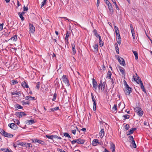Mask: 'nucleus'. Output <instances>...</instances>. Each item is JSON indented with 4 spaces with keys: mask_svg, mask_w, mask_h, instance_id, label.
Segmentation results:
<instances>
[{
    "mask_svg": "<svg viewBox=\"0 0 152 152\" xmlns=\"http://www.w3.org/2000/svg\"><path fill=\"white\" fill-rule=\"evenodd\" d=\"M134 110L139 116L141 117L142 115L143 112L141 108L136 107L134 108Z\"/></svg>",
    "mask_w": 152,
    "mask_h": 152,
    "instance_id": "1",
    "label": "nucleus"
},
{
    "mask_svg": "<svg viewBox=\"0 0 152 152\" xmlns=\"http://www.w3.org/2000/svg\"><path fill=\"white\" fill-rule=\"evenodd\" d=\"M35 28L33 25L29 23V30L30 34H33L35 31Z\"/></svg>",
    "mask_w": 152,
    "mask_h": 152,
    "instance_id": "2",
    "label": "nucleus"
},
{
    "mask_svg": "<svg viewBox=\"0 0 152 152\" xmlns=\"http://www.w3.org/2000/svg\"><path fill=\"white\" fill-rule=\"evenodd\" d=\"M106 84L105 83L103 82V83H102V81H100V83L98 85V88L99 89H100V88L101 87V90L103 91L105 89Z\"/></svg>",
    "mask_w": 152,
    "mask_h": 152,
    "instance_id": "3",
    "label": "nucleus"
},
{
    "mask_svg": "<svg viewBox=\"0 0 152 152\" xmlns=\"http://www.w3.org/2000/svg\"><path fill=\"white\" fill-rule=\"evenodd\" d=\"M62 79L63 82L65 83L66 85V86H68L69 85V82L66 77V76L64 75H63Z\"/></svg>",
    "mask_w": 152,
    "mask_h": 152,
    "instance_id": "4",
    "label": "nucleus"
},
{
    "mask_svg": "<svg viewBox=\"0 0 152 152\" xmlns=\"http://www.w3.org/2000/svg\"><path fill=\"white\" fill-rule=\"evenodd\" d=\"M32 142L33 143H35L36 142H38L39 144H41L42 145H45V142L42 140H38L37 139H35L32 140Z\"/></svg>",
    "mask_w": 152,
    "mask_h": 152,
    "instance_id": "5",
    "label": "nucleus"
},
{
    "mask_svg": "<svg viewBox=\"0 0 152 152\" xmlns=\"http://www.w3.org/2000/svg\"><path fill=\"white\" fill-rule=\"evenodd\" d=\"M132 89L130 87H129L128 88H125V90H124V92L125 94L127 95H129L131 92L132 91Z\"/></svg>",
    "mask_w": 152,
    "mask_h": 152,
    "instance_id": "6",
    "label": "nucleus"
},
{
    "mask_svg": "<svg viewBox=\"0 0 152 152\" xmlns=\"http://www.w3.org/2000/svg\"><path fill=\"white\" fill-rule=\"evenodd\" d=\"M16 115L19 118H21L22 117L25 116L26 114L24 112H18L16 113Z\"/></svg>",
    "mask_w": 152,
    "mask_h": 152,
    "instance_id": "7",
    "label": "nucleus"
},
{
    "mask_svg": "<svg viewBox=\"0 0 152 152\" xmlns=\"http://www.w3.org/2000/svg\"><path fill=\"white\" fill-rule=\"evenodd\" d=\"M118 61L120 63L121 65L123 66H124L125 65L124 60L123 58L118 57Z\"/></svg>",
    "mask_w": 152,
    "mask_h": 152,
    "instance_id": "8",
    "label": "nucleus"
},
{
    "mask_svg": "<svg viewBox=\"0 0 152 152\" xmlns=\"http://www.w3.org/2000/svg\"><path fill=\"white\" fill-rule=\"evenodd\" d=\"M135 76L133 75V78L134 79V80L137 82V83L140 84L141 83L142 81L140 78L138 76L137 77H135Z\"/></svg>",
    "mask_w": 152,
    "mask_h": 152,
    "instance_id": "9",
    "label": "nucleus"
},
{
    "mask_svg": "<svg viewBox=\"0 0 152 152\" xmlns=\"http://www.w3.org/2000/svg\"><path fill=\"white\" fill-rule=\"evenodd\" d=\"M8 126L10 128L14 130L17 129V126L13 123L9 124Z\"/></svg>",
    "mask_w": 152,
    "mask_h": 152,
    "instance_id": "10",
    "label": "nucleus"
},
{
    "mask_svg": "<svg viewBox=\"0 0 152 152\" xmlns=\"http://www.w3.org/2000/svg\"><path fill=\"white\" fill-rule=\"evenodd\" d=\"M3 135L6 137L11 138L13 136L12 134L6 132L5 131Z\"/></svg>",
    "mask_w": 152,
    "mask_h": 152,
    "instance_id": "11",
    "label": "nucleus"
},
{
    "mask_svg": "<svg viewBox=\"0 0 152 152\" xmlns=\"http://www.w3.org/2000/svg\"><path fill=\"white\" fill-rule=\"evenodd\" d=\"M92 84L93 87L95 90H96L97 88L98 84L94 78L92 79Z\"/></svg>",
    "mask_w": 152,
    "mask_h": 152,
    "instance_id": "12",
    "label": "nucleus"
},
{
    "mask_svg": "<svg viewBox=\"0 0 152 152\" xmlns=\"http://www.w3.org/2000/svg\"><path fill=\"white\" fill-rule=\"evenodd\" d=\"M130 27L131 28V30L132 34V36L134 39H135V34L134 33V28L133 26L132 25H130Z\"/></svg>",
    "mask_w": 152,
    "mask_h": 152,
    "instance_id": "13",
    "label": "nucleus"
},
{
    "mask_svg": "<svg viewBox=\"0 0 152 152\" xmlns=\"http://www.w3.org/2000/svg\"><path fill=\"white\" fill-rule=\"evenodd\" d=\"M105 133L104 129H102L100 130L99 135L101 138H102L104 136Z\"/></svg>",
    "mask_w": 152,
    "mask_h": 152,
    "instance_id": "14",
    "label": "nucleus"
},
{
    "mask_svg": "<svg viewBox=\"0 0 152 152\" xmlns=\"http://www.w3.org/2000/svg\"><path fill=\"white\" fill-rule=\"evenodd\" d=\"M98 144H99L101 145V144H99V140L97 139H95L92 142V144L94 146H96Z\"/></svg>",
    "mask_w": 152,
    "mask_h": 152,
    "instance_id": "15",
    "label": "nucleus"
},
{
    "mask_svg": "<svg viewBox=\"0 0 152 152\" xmlns=\"http://www.w3.org/2000/svg\"><path fill=\"white\" fill-rule=\"evenodd\" d=\"M21 86L23 88H28L29 86L27 83L26 81H23L21 83Z\"/></svg>",
    "mask_w": 152,
    "mask_h": 152,
    "instance_id": "16",
    "label": "nucleus"
},
{
    "mask_svg": "<svg viewBox=\"0 0 152 152\" xmlns=\"http://www.w3.org/2000/svg\"><path fill=\"white\" fill-rule=\"evenodd\" d=\"M17 36V35H13L9 40H11L13 42H16L18 39Z\"/></svg>",
    "mask_w": 152,
    "mask_h": 152,
    "instance_id": "17",
    "label": "nucleus"
},
{
    "mask_svg": "<svg viewBox=\"0 0 152 152\" xmlns=\"http://www.w3.org/2000/svg\"><path fill=\"white\" fill-rule=\"evenodd\" d=\"M136 128H132L130 129L127 132V135H130L132 134L136 130Z\"/></svg>",
    "mask_w": 152,
    "mask_h": 152,
    "instance_id": "18",
    "label": "nucleus"
},
{
    "mask_svg": "<svg viewBox=\"0 0 152 152\" xmlns=\"http://www.w3.org/2000/svg\"><path fill=\"white\" fill-rule=\"evenodd\" d=\"M110 145V148L112 150V152H115V145L113 142H111Z\"/></svg>",
    "mask_w": 152,
    "mask_h": 152,
    "instance_id": "19",
    "label": "nucleus"
},
{
    "mask_svg": "<svg viewBox=\"0 0 152 152\" xmlns=\"http://www.w3.org/2000/svg\"><path fill=\"white\" fill-rule=\"evenodd\" d=\"M1 150L4 152H13L11 150H10L8 148H1Z\"/></svg>",
    "mask_w": 152,
    "mask_h": 152,
    "instance_id": "20",
    "label": "nucleus"
},
{
    "mask_svg": "<svg viewBox=\"0 0 152 152\" xmlns=\"http://www.w3.org/2000/svg\"><path fill=\"white\" fill-rule=\"evenodd\" d=\"M23 146H25L26 148L29 147H32V146L31 143H28L27 142H23Z\"/></svg>",
    "mask_w": 152,
    "mask_h": 152,
    "instance_id": "21",
    "label": "nucleus"
},
{
    "mask_svg": "<svg viewBox=\"0 0 152 152\" xmlns=\"http://www.w3.org/2000/svg\"><path fill=\"white\" fill-rule=\"evenodd\" d=\"M109 10L110 11V13L112 14L113 12V8L112 4L108 6Z\"/></svg>",
    "mask_w": 152,
    "mask_h": 152,
    "instance_id": "22",
    "label": "nucleus"
},
{
    "mask_svg": "<svg viewBox=\"0 0 152 152\" xmlns=\"http://www.w3.org/2000/svg\"><path fill=\"white\" fill-rule=\"evenodd\" d=\"M85 140L83 139L79 138L77 139V143L80 144H83L84 143Z\"/></svg>",
    "mask_w": 152,
    "mask_h": 152,
    "instance_id": "23",
    "label": "nucleus"
},
{
    "mask_svg": "<svg viewBox=\"0 0 152 152\" xmlns=\"http://www.w3.org/2000/svg\"><path fill=\"white\" fill-rule=\"evenodd\" d=\"M119 70L121 73L123 75H125V71L124 69L122 67H119Z\"/></svg>",
    "mask_w": 152,
    "mask_h": 152,
    "instance_id": "24",
    "label": "nucleus"
},
{
    "mask_svg": "<svg viewBox=\"0 0 152 152\" xmlns=\"http://www.w3.org/2000/svg\"><path fill=\"white\" fill-rule=\"evenodd\" d=\"M99 44L100 47L104 45V42L102 41L101 36H99Z\"/></svg>",
    "mask_w": 152,
    "mask_h": 152,
    "instance_id": "25",
    "label": "nucleus"
},
{
    "mask_svg": "<svg viewBox=\"0 0 152 152\" xmlns=\"http://www.w3.org/2000/svg\"><path fill=\"white\" fill-rule=\"evenodd\" d=\"M72 53L74 55L76 53V50L75 48V45L74 44H72Z\"/></svg>",
    "mask_w": 152,
    "mask_h": 152,
    "instance_id": "26",
    "label": "nucleus"
},
{
    "mask_svg": "<svg viewBox=\"0 0 152 152\" xmlns=\"http://www.w3.org/2000/svg\"><path fill=\"white\" fill-rule=\"evenodd\" d=\"M14 106L17 110L23 108V107L18 104L15 105Z\"/></svg>",
    "mask_w": 152,
    "mask_h": 152,
    "instance_id": "27",
    "label": "nucleus"
},
{
    "mask_svg": "<svg viewBox=\"0 0 152 152\" xmlns=\"http://www.w3.org/2000/svg\"><path fill=\"white\" fill-rule=\"evenodd\" d=\"M95 51H98V45L97 44H95L93 46Z\"/></svg>",
    "mask_w": 152,
    "mask_h": 152,
    "instance_id": "28",
    "label": "nucleus"
},
{
    "mask_svg": "<svg viewBox=\"0 0 152 152\" xmlns=\"http://www.w3.org/2000/svg\"><path fill=\"white\" fill-rule=\"evenodd\" d=\"M132 52L135 56V59L137 60L138 59V54L137 52L135 51L132 50Z\"/></svg>",
    "mask_w": 152,
    "mask_h": 152,
    "instance_id": "29",
    "label": "nucleus"
},
{
    "mask_svg": "<svg viewBox=\"0 0 152 152\" xmlns=\"http://www.w3.org/2000/svg\"><path fill=\"white\" fill-rule=\"evenodd\" d=\"M26 98H27V100H35V98L34 97L27 96Z\"/></svg>",
    "mask_w": 152,
    "mask_h": 152,
    "instance_id": "30",
    "label": "nucleus"
},
{
    "mask_svg": "<svg viewBox=\"0 0 152 152\" xmlns=\"http://www.w3.org/2000/svg\"><path fill=\"white\" fill-rule=\"evenodd\" d=\"M111 75L112 73L110 71H108L107 73V78H108L109 79H110Z\"/></svg>",
    "mask_w": 152,
    "mask_h": 152,
    "instance_id": "31",
    "label": "nucleus"
},
{
    "mask_svg": "<svg viewBox=\"0 0 152 152\" xmlns=\"http://www.w3.org/2000/svg\"><path fill=\"white\" fill-rule=\"evenodd\" d=\"M93 32L95 36L97 37H98L99 36H100V35H98L97 32V31L96 29H94L93 30Z\"/></svg>",
    "mask_w": 152,
    "mask_h": 152,
    "instance_id": "32",
    "label": "nucleus"
},
{
    "mask_svg": "<svg viewBox=\"0 0 152 152\" xmlns=\"http://www.w3.org/2000/svg\"><path fill=\"white\" fill-rule=\"evenodd\" d=\"M115 50L116 52L118 54H119V49L118 46V45H117V44L116 43L115 44Z\"/></svg>",
    "mask_w": 152,
    "mask_h": 152,
    "instance_id": "33",
    "label": "nucleus"
},
{
    "mask_svg": "<svg viewBox=\"0 0 152 152\" xmlns=\"http://www.w3.org/2000/svg\"><path fill=\"white\" fill-rule=\"evenodd\" d=\"M129 141L131 143V142H132L134 141L133 136H132V135H130L129 137Z\"/></svg>",
    "mask_w": 152,
    "mask_h": 152,
    "instance_id": "34",
    "label": "nucleus"
},
{
    "mask_svg": "<svg viewBox=\"0 0 152 152\" xmlns=\"http://www.w3.org/2000/svg\"><path fill=\"white\" fill-rule=\"evenodd\" d=\"M141 88L144 92H146L144 87L142 81H141V83L140 84Z\"/></svg>",
    "mask_w": 152,
    "mask_h": 152,
    "instance_id": "35",
    "label": "nucleus"
},
{
    "mask_svg": "<svg viewBox=\"0 0 152 152\" xmlns=\"http://www.w3.org/2000/svg\"><path fill=\"white\" fill-rule=\"evenodd\" d=\"M116 41L120 45L121 42V37H117L116 38Z\"/></svg>",
    "mask_w": 152,
    "mask_h": 152,
    "instance_id": "36",
    "label": "nucleus"
},
{
    "mask_svg": "<svg viewBox=\"0 0 152 152\" xmlns=\"http://www.w3.org/2000/svg\"><path fill=\"white\" fill-rule=\"evenodd\" d=\"M114 29L116 34L119 33V31L118 27L115 26H114Z\"/></svg>",
    "mask_w": 152,
    "mask_h": 152,
    "instance_id": "37",
    "label": "nucleus"
},
{
    "mask_svg": "<svg viewBox=\"0 0 152 152\" xmlns=\"http://www.w3.org/2000/svg\"><path fill=\"white\" fill-rule=\"evenodd\" d=\"M46 137L49 139L53 140L54 137V135H46Z\"/></svg>",
    "mask_w": 152,
    "mask_h": 152,
    "instance_id": "38",
    "label": "nucleus"
},
{
    "mask_svg": "<svg viewBox=\"0 0 152 152\" xmlns=\"http://www.w3.org/2000/svg\"><path fill=\"white\" fill-rule=\"evenodd\" d=\"M23 142H19L17 141L16 142V144L18 145H20L21 146H23Z\"/></svg>",
    "mask_w": 152,
    "mask_h": 152,
    "instance_id": "39",
    "label": "nucleus"
},
{
    "mask_svg": "<svg viewBox=\"0 0 152 152\" xmlns=\"http://www.w3.org/2000/svg\"><path fill=\"white\" fill-rule=\"evenodd\" d=\"M12 82V85H15L16 84H17L18 83V81L17 80H12L11 81Z\"/></svg>",
    "mask_w": 152,
    "mask_h": 152,
    "instance_id": "40",
    "label": "nucleus"
},
{
    "mask_svg": "<svg viewBox=\"0 0 152 152\" xmlns=\"http://www.w3.org/2000/svg\"><path fill=\"white\" fill-rule=\"evenodd\" d=\"M123 117L124 118V120H125L127 119H129L130 117V116L127 114L124 115H123Z\"/></svg>",
    "mask_w": 152,
    "mask_h": 152,
    "instance_id": "41",
    "label": "nucleus"
},
{
    "mask_svg": "<svg viewBox=\"0 0 152 152\" xmlns=\"http://www.w3.org/2000/svg\"><path fill=\"white\" fill-rule=\"evenodd\" d=\"M11 94L12 95H19L20 94V93L19 91H16L14 92H12Z\"/></svg>",
    "mask_w": 152,
    "mask_h": 152,
    "instance_id": "42",
    "label": "nucleus"
},
{
    "mask_svg": "<svg viewBox=\"0 0 152 152\" xmlns=\"http://www.w3.org/2000/svg\"><path fill=\"white\" fill-rule=\"evenodd\" d=\"M47 0H43L41 3V8L43 7L46 3Z\"/></svg>",
    "mask_w": 152,
    "mask_h": 152,
    "instance_id": "43",
    "label": "nucleus"
},
{
    "mask_svg": "<svg viewBox=\"0 0 152 152\" xmlns=\"http://www.w3.org/2000/svg\"><path fill=\"white\" fill-rule=\"evenodd\" d=\"M77 129V127L76 126L75 127V129L72 130V133L74 135H75Z\"/></svg>",
    "mask_w": 152,
    "mask_h": 152,
    "instance_id": "44",
    "label": "nucleus"
},
{
    "mask_svg": "<svg viewBox=\"0 0 152 152\" xmlns=\"http://www.w3.org/2000/svg\"><path fill=\"white\" fill-rule=\"evenodd\" d=\"M91 96L92 100L93 102V103H96V100L94 97L93 94L92 93H91Z\"/></svg>",
    "mask_w": 152,
    "mask_h": 152,
    "instance_id": "45",
    "label": "nucleus"
},
{
    "mask_svg": "<svg viewBox=\"0 0 152 152\" xmlns=\"http://www.w3.org/2000/svg\"><path fill=\"white\" fill-rule=\"evenodd\" d=\"M18 15H19L20 18H21L22 21H23L24 20V18L23 17V15L20 14V12L18 13Z\"/></svg>",
    "mask_w": 152,
    "mask_h": 152,
    "instance_id": "46",
    "label": "nucleus"
},
{
    "mask_svg": "<svg viewBox=\"0 0 152 152\" xmlns=\"http://www.w3.org/2000/svg\"><path fill=\"white\" fill-rule=\"evenodd\" d=\"M28 123L29 124H32L35 123L34 121V120H31L28 121Z\"/></svg>",
    "mask_w": 152,
    "mask_h": 152,
    "instance_id": "47",
    "label": "nucleus"
},
{
    "mask_svg": "<svg viewBox=\"0 0 152 152\" xmlns=\"http://www.w3.org/2000/svg\"><path fill=\"white\" fill-rule=\"evenodd\" d=\"M123 83L124 84V86H125V88L126 87V88H129V86L128 85V84L127 83V82H126V81L125 80H124L123 81Z\"/></svg>",
    "mask_w": 152,
    "mask_h": 152,
    "instance_id": "48",
    "label": "nucleus"
},
{
    "mask_svg": "<svg viewBox=\"0 0 152 152\" xmlns=\"http://www.w3.org/2000/svg\"><path fill=\"white\" fill-rule=\"evenodd\" d=\"M59 109V108L58 107H55L53 108L52 109H51L50 110H51L52 111H54L55 110H58Z\"/></svg>",
    "mask_w": 152,
    "mask_h": 152,
    "instance_id": "49",
    "label": "nucleus"
},
{
    "mask_svg": "<svg viewBox=\"0 0 152 152\" xmlns=\"http://www.w3.org/2000/svg\"><path fill=\"white\" fill-rule=\"evenodd\" d=\"M64 135L65 136V137H67L69 138H71V137L69 135V134L67 133H64Z\"/></svg>",
    "mask_w": 152,
    "mask_h": 152,
    "instance_id": "50",
    "label": "nucleus"
},
{
    "mask_svg": "<svg viewBox=\"0 0 152 152\" xmlns=\"http://www.w3.org/2000/svg\"><path fill=\"white\" fill-rule=\"evenodd\" d=\"M40 84H41L40 82H38L37 83L36 88H37V89H39L40 87Z\"/></svg>",
    "mask_w": 152,
    "mask_h": 152,
    "instance_id": "51",
    "label": "nucleus"
},
{
    "mask_svg": "<svg viewBox=\"0 0 152 152\" xmlns=\"http://www.w3.org/2000/svg\"><path fill=\"white\" fill-rule=\"evenodd\" d=\"M21 103L23 105H26V104H29V102L22 101Z\"/></svg>",
    "mask_w": 152,
    "mask_h": 152,
    "instance_id": "52",
    "label": "nucleus"
},
{
    "mask_svg": "<svg viewBox=\"0 0 152 152\" xmlns=\"http://www.w3.org/2000/svg\"><path fill=\"white\" fill-rule=\"evenodd\" d=\"M117 105L116 104H115L113 106V107L112 108V110H113L114 111H115L117 110Z\"/></svg>",
    "mask_w": 152,
    "mask_h": 152,
    "instance_id": "53",
    "label": "nucleus"
},
{
    "mask_svg": "<svg viewBox=\"0 0 152 152\" xmlns=\"http://www.w3.org/2000/svg\"><path fill=\"white\" fill-rule=\"evenodd\" d=\"M69 33L67 32V33L66 34V37L65 38V40H67V39H68V37L69 36Z\"/></svg>",
    "mask_w": 152,
    "mask_h": 152,
    "instance_id": "54",
    "label": "nucleus"
},
{
    "mask_svg": "<svg viewBox=\"0 0 152 152\" xmlns=\"http://www.w3.org/2000/svg\"><path fill=\"white\" fill-rule=\"evenodd\" d=\"M131 143L132 144V146L134 148H136L137 146H136V144H135V142L134 140V141H133V142H131Z\"/></svg>",
    "mask_w": 152,
    "mask_h": 152,
    "instance_id": "55",
    "label": "nucleus"
},
{
    "mask_svg": "<svg viewBox=\"0 0 152 152\" xmlns=\"http://www.w3.org/2000/svg\"><path fill=\"white\" fill-rule=\"evenodd\" d=\"M23 10L24 11H26L28 10V7H25L24 6L23 7Z\"/></svg>",
    "mask_w": 152,
    "mask_h": 152,
    "instance_id": "56",
    "label": "nucleus"
},
{
    "mask_svg": "<svg viewBox=\"0 0 152 152\" xmlns=\"http://www.w3.org/2000/svg\"><path fill=\"white\" fill-rule=\"evenodd\" d=\"M105 3L108 6L110 5L111 4L110 3V2L108 1V0H104Z\"/></svg>",
    "mask_w": 152,
    "mask_h": 152,
    "instance_id": "57",
    "label": "nucleus"
},
{
    "mask_svg": "<svg viewBox=\"0 0 152 152\" xmlns=\"http://www.w3.org/2000/svg\"><path fill=\"white\" fill-rule=\"evenodd\" d=\"M125 129L126 130H128L129 128V126L128 124H126L124 126Z\"/></svg>",
    "mask_w": 152,
    "mask_h": 152,
    "instance_id": "58",
    "label": "nucleus"
},
{
    "mask_svg": "<svg viewBox=\"0 0 152 152\" xmlns=\"http://www.w3.org/2000/svg\"><path fill=\"white\" fill-rule=\"evenodd\" d=\"M4 23H2L0 24V31H2L3 29Z\"/></svg>",
    "mask_w": 152,
    "mask_h": 152,
    "instance_id": "59",
    "label": "nucleus"
},
{
    "mask_svg": "<svg viewBox=\"0 0 152 152\" xmlns=\"http://www.w3.org/2000/svg\"><path fill=\"white\" fill-rule=\"evenodd\" d=\"M14 122L16 124H17L18 125H19L20 124V121H19L17 119H15L14 121Z\"/></svg>",
    "mask_w": 152,
    "mask_h": 152,
    "instance_id": "60",
    "label": "nucleus"
},
{
    "mask_svg": "<svg viewBox=\"0 0 152 152\" xmlns=\"http://www.w3.org/2000/svg\"><path fill=\"white\" fill-rule=\"evenodd\" d=\"M56 98V93L54 94L53 95V98L52 99V100L53 101H54Z\"/></svg>",
    "mask_w": 152,
    "mask_h": 152,
    "instance_id": "61",
    "label": "nucleus"
},
{
    "mask_svg": "<svg viewBox=\"0 0 152 152\" xmlns=\"http://www.w3.org/2000/svg\"><path fill=\"white\" fill-rule=\"evenodd\" d=\"M96 109V103H93V110L95 111Z\"/></svg>",
    "mask_w": 152,
    "mask_h": 152,
    "instance_id": "62",
    "label": "nucleus"
},
{
    "mask_svg": "<svg viewBox=\"0 0 152 152\" xmlns=\"http://www.w3.org/2000/svg\"><path fill=\"white\" fill-rule=\"evenodd\" d=\"M54 138H57V139H61V137H58L57 135H54Z\"/></svg>",
    "mask_w": 152,
    "mask_h": 152,
    "instance_id": "63",
    "label": "nucleus"
},
{
    "mask_svg": "<svg viewBox=\"0 0 152 152\" xmlns=\"http://www.w3.org/2000/svg\"><path fill=\"white\" fill-rule=\"evenodd\" d=\"M5 132L3 129H0V133L2 135H3V133H4Z\"/></svg>",
    "mask_w": 152,
    "mask_h": 152,
    "instance_id": "64",
    "label": "nucleus"
}]
</instances>
